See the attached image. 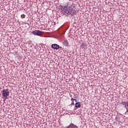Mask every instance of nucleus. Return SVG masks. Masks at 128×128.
I'll return each instance as SVG.
<instances>
[{
  "label": "nucleus",
  "instance_id": "9",
  "mask_svg": "<svg viewBox=\"0 0 128 128\" xmlns=\"http://www.w3.org/2000/svg\"><path fill=\"white\" fill-rule=\"evenodd\" d=\"M22 18H26V15L24 14H22L21 15Z\"/></svg>",
  "mask_w": 128,
  "mask_h": 128
},
{
  "label": "nucleus",
  "instance_id": "7",
  "mask_svg": "<svg viewBox=\"0 0 128 128\" xmlns=\"http://www.w3.org/2000/svg\"><path fill=\"white\" fill-rule=\"evenodd\" d=\"M75 107L78 108H80V102H77L75 104Z\"/></svg>",
  "mask_w": 128,
  "mask_h": 128
},
{
  "label": "nucleus",
  "instance_id": "5",
  "mask_svg": "<svg viewBox=\"0 0 128 128\" xmlns=\"http://www.w3.org/2000/svg\"><path fill=\"white\" fill-rule=\"evenodd\" d=\"M122 104L123 106H124L126 108V112H128V103L127 102H122ZM128 106V107H127Z\"/></svg>",
  "mask_w": 128,
  "mask_h": 128
},
{
  "label": "nucleus",
  "instance_id": "4",
  "mask_svg": "<svg viewBox=\"0 0 128 128\" xmlns=\"http://www.w3.org/2000/svg\"><path fill=\"white\" fill-rule=\"evenodd\" d=\"M52 48L54 50H58V48H62V47H60V46L58 45L57 44H53L52 45Z\"/></svg>",
  "mask_w": 128,
  "mask_h": 128
},
{
  "label": "nucleus",
  "instance_id": "2",
  "mask_svg": "<svg viewBox=\"0 0 128 128\" xmlns=\"http://www.w3.org/2000/svg\"><path fill=\"white\" fill-rule=\"evenodd\" d=\"M2 96L6 98L10 96V91L8 89H4L2 90Z\"/></svg>",
  "mask_w": 128,
  "mask_h": 128
},
{
  "label": "nucleus",
  "instance_id": "1",
  "mask_svg": "<svg viewBox=\"0 0 128 128\" xmlns=\"http://www.w3.org/2000/svg\"><path fill=\"white\" fill-rule=\"evenodd\" d=\"M63 12L66 14H76V11L72 8V6H66L64 9Z\"/></svg>",
  "mask_w": 128,
  "mask_h": 128
},
{
  "label": "nucleus",
  "instance_id": "8",
  "mask_svg": "<svg viewBox=\"0 0 128 128\" xmlns=\"http://www.w3.org/2000/svg\"><path fill=\"white\" fill-rule=\"evenodd\" d=\"M63 44L64 46H68V40H64V42H63Z\"/></svg>",
  "mask_w": 128,
  "mask_h": 128
},
{
  "label": "nucleus",
  "instance_id": "10",
  "mask_svg": "<svg viewBox=\"0 0 128 128\" xmlns=\"http://www.w3.org/2000/svg\"><path fill=\"white\" fill-rule=\"evenodd\" d=\"M71 100L72 102V100H74V98H72L71 99Z\"/></svg>",
  "mask_w": 128,
  "mask_h": 128
},
{
  "label": "nucleus",
  "instance_id": "6",
  "mask_svg": "<svg viewBox=\"0 0 128 128\" xmlns=\"http://www.w3.org/2000/svg\"><path fill=\"white\" fill-rule=\"evenodd\" d=\"M66 128H78V126L74 125V124H72L67 126Z\"/></svg>",
  "mask_w": 128,
  "mask_h": 128
},
{
  "label": "nucleus",
  "instance_id": "3",
  "mask_svg": "<svg viewBox=\"0 0 128 128\" xmlns=\"http://www.w3.org/2000/svg\"><path fill=\"white\" fill-rule=\"evenodd\" d=\"M32 34H34L35 36H40L42 34V32L38 30H35L33 32H32Z\"/></svg>",
  "mask_w": 128,
  "mask_h": 128
}]
</instances>
